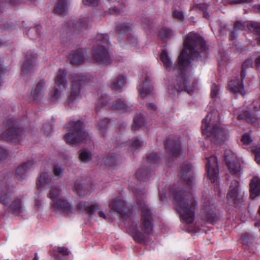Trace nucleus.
<instances>
[{
  "label": "nucleus",
  "mask_w": 260,
  "mask_h": 260,
  "mask_svg": "<svg viewBox=\"0 0 260 260\" xmlns=\"http://www.w3.org/2000/svg\"><path fill=\"white\" fill-rule=\"evenodd\" d=\"M111 108L121 112L128 111L130 109V107L126 105L121 99L115 101L111 106Z\"/></svg>",
  "instance_id": "bb28decb"
},
{
  "label": "nucleus",
  "mask_w": 260,
  "mask_h": 260,
  "mask_svg": "<svg viewBox=\"0 0 260 260\" xmlns=\"http://www.w3.org/2000/svg\"><path fill=\"white\" fill-rule=\"evenodd\" d=\"M196 6L201 8L204 11V17L208 19L209 15L207 12L205 11L208 8V5L205 4H196Z\"/></svg>",
  "instance_id": "c03bdc74"
},
{
  "label": "nucleus",
  "mask_w": 260,
  "mask_h": 260,
  "mask_svg": "<svg viewBox=\"0 0 260 260\" xmlns=\"http://www.w3.org/2000/svg\"><path fill=\"white\" fill-rule=\"evenodd\" d=\"M32 163L28 161L18 167L16 173L18 179L21 180L26 176L27 171L30 169Z\"/></svg>",
  "instance_id": "393cba45"
},
{
  "label": "nucleus",
  "mask_w": 260,
  "mask_h": 260,
  "mask_svg": "<svg viewBox=\"0 0 260 260\" xmlns=\"http://www.w3.org/2000/svg\"><path fill=\"white\" fill-rule=\"evenodd\" d=\"M93 57L96 62L103 65L110 64L111 61L107 48L101 44L93 50Z\"/></svg>",
  "instance_id": "9d476101"
},
{
  "label": "nucleus",
  "mask_w": 260,
  "mask_h": 260,
  "mask_svg": "<svg viewBox=\"0 0 260 260\" xmlns=\"http://www.w3.org/2000/svg\"><path fill=\"white\" fill-rule=\"evenodd\" d=\"M240 80L238 78L232 80L229 84V88L234 93H240L244 95L245 92L244 89L243 79Z\"/></svg>",
  "instance_id": "6ab92c4d"
},
{
  "label": "nucleus",
  "mask_w": 260,
  "mask_h": 260,
  "mask_svg": "<svg viewBox=\"0 0 260 260\" xmlns=\"http://www.w3.org/2000/svg\"><path fill=\"white\" fill-rule=\"evenodd\" d=\"M212 115L209 113L203 119L201 126L202 133L214 143H220L228 138V131L223 127L213 125Z\"/></svg>",
  "instance_id": "20e7f679"
},
{
  "label": "nucleus",
  "mask_w": 260,
  "mask_h": 260,
  "mask_svg": "<svg viewBox=\"0 0 260 260\" xmlns=\"http://www.w3.org/2000/svg\"><path fill=\"white\" fill-rule=\"evenodd\" d=\"M252 150L255 153V161L258 164L260 165V149H257L256 148H255Z\"/></svg>",
  "instance_id": "8fccbe9b"
},
{
  "label": "nucleus",
  "mask_w": 260,
  "mask_h": 260,
  "mask_svg": "<svg viewBox=\"0 0 260 260\" xmlns=\"http://www.w3.org/2000/svg\"><path fill=\"white\" fill-rule=\"evenodd\" d=\"M125 83V76L124 75H120L111 81L110 85L115 90L121 91L122 87L124 85Z\"/></svg>",
  "instance_id": "b1692460"
},
{
  "label": "nucleus",
  "mask_w": 260,
  "mask_h": 260,
  "mask_svg": "<svg viewBox=\"0 0 260 260\" xmlns=\"http://www.w3.org/2000/svg\"><path fill=\"white\" fill-rule=\"evenodd\" d=\"M149 109H153L154 110V111L156 110V106L153 104V103H151L149 105V106H148V108Z\"/></svg>",
  "instance_id": "680f3d73"
},
{
  "label": "nucleus",
  "mask_w": 260,
  "mask_h": 260,
  "mask_svg": "<svg viewBox=\"0 0 260 260\" xmlns=\"http://www.w3.org/2000/svg\"><path fill=\"white\" fill-rule=\"evenodd\" d=\"M76 26L78 28H88L89 26V23L88 20L86 18H83L80 20V22H78L76 24Z\"/></svg>",
  "instance_id": "58836bf2"
},
{
  "label": "nucleus",
  "mask_w": 260,
  "mask_h": 260,
  "mask_svg": "<svg viewBox=\"0 0 260 260\" xmlns=\"http://www.w3.org/2000/svg\"><path fill=\"white\" fill-rule=\"evenodd\" d=\"M99 37L102 39V43H106L109 41V37L107 35H102Z\"/></svg>",
  "instance_id": "4d7b16f0"
},
{
  "label": "nucleus",
  "mask_w": 260,
  "mask_h": 260,
  "mask_svg": "<svg viewBox=\"0 0 260 260\" xmlns=\"http://www.w3.org/2000/svg\"><path fill=\"white\" fill-rule=\"evenodd\" d=\"M99 0H83L84 5L87 6H91L98 4Z\"/></svg>",
  "instance_id": "864d4df0"
},
{
  "label": "nucleus",
  "mask_w": 260,
  "mask_h": 260,
  "mask_svg": "<svg viewBox=\"0 0 260 260\" xmlns=\"http://www.w3.org/2000/svg\"><path fill=\"white\" fill-rule=\"evenodd\" d=\"M32 260H39L37 253L35 254V256L34 257Z\"/></svg>",
  "instance_id": "774afa93"
},
{
  "label": "nucleus",
  "mask_w": 260,
  "mask_h": 260,
  "mask_svg": "<svg viewBox=\"0 0 260 260\" xmlns=\"http://www.w3.org/2000/svg\"><path fill=\"white\" fill-rule=\"evenodd\" d=\"M245 28V25L244 23L241 21H237L235 23V26H234V31L233 33V35H234L235 33V31L238 30H243Z\"/></svg>",
  "instance_id": "79ce46f5"
},
{
  "label": "nucleus",
  "mask_w": 260,
  "mask_h": 260,
  "mask_svg": "<svg viewBox=\"0 0 260 260\" xmlns=\"http://www.w3.org/2000/svg\"><path fill=\"white\" fill-rule=\"evenodd\" d=\"M143 78L145 79V81H143L142 85H139V86L140 94L142 98H144L146 96V95L149 94L152 90V87L149 83V76H146Z\"/></svg>",
  "instance_id": "5701e85b"
},
{
  "label": "nucleus",
  "mask_w": 260,
  "mask_h": 260,
  "mask_svg": "<svg viewBox=\"0 0 260 260\" xmlns=\"http://www.w3.org/2000/svg\"><path fill=\"white\" fill-rule=\"evenodd\" d=\"M203 218L207 222L213 223L216 220V215L212 212H210L204 215Z\"/></svg>",
  "instance_id": "f704fd0d"
},
{
  "label": "nucleus",
  "mask_w": 260,
  "mask_h": 260,
  "mask_svg": "<svg viewBox=\"0 0 260 260\" xmlns=\"http://www.w3.org/2000/svg\"><path fill=\"white\" fill-rule=\"evenodd\" d=\"M137 197L138 204L141 209V219L138 225L131 226L128 230L135 241L142 242L145 240V235L149 234L152 230L151 220V213L145 204V194L144 193L137 194Z\"/></svg>",
  "instance_id": "f03ea898"
},
{
  "label": "nucleus",
  "mask_w": 260,
  "mask_h": 260,
  "mask_svg": "<svg viewBox=\"0 0 260 260\" xmlns=\"http://www.w3.org/2000/svg\"><path fill=\"white\" fill-rule=\"evenodd\" d=\"M48 196L52 201V207L55 210L61 212L66 215L72 213V206L66 199L61 196V191L58 186L52 187Z\"/></svg>",
  "instance_id": "423d86ee"
},
{
  "label": "nucleus",
  "mask_w": 260,
  "mask_h": 260,
  "mask_svg": "<svg viewBox=\"0 0 260 260\" xmlns=\"http://www.w3.org/2000/svg\"><path fill=\"white\" fill-rule=\"evenodd\" d=\"M36 59V55H32L31 52H28L26 55V59L23 66V72L24 74H27L32 71L35 66V60Z\"/></svg>",
  "instance_id": "4be33fe9"
},
{
  "label": "nucleus",
  "mask_w": 260,
  "mask_h": 260,
  "mask_svg": "<svg viewBox=\"0 0 260 260\" xmlns=\"http://www.w3.org/2000/svg\"><path fill=\"white\" fill-rule=\"evenodd\" d=\"M111 159L112 158H111L107 159L106 160V162L107 164H109V165H112L113 162H112V160H111Z\"/></svg>",
  "instance_id": "69168bd1"
},
{
  "label": "nucleus",
  "mask_w": 260,
  "mask_h": 260,
  "mask_svg": "<svg viewBox=\"0 0 260 260\" xmlns=\"http://www.w3.org/2000/svg\"><path fill=\"white\" fill-rule=\"evenodd\" d=\"M46 89L45 82L44 80H40L33 87L31 92V96L34 100L41 99L44 95Z\"/></svg>",
  "instance_id": "f3484780"
},
{
  "label": "nucleus",
  "mask_w": 260,
  "mask_h": 260,
  "mask_svg": "<svg viewBox=\"0 0 260 260\" xmlns=\"http://www.w3.org/2000/svg\"><path fill=\"white\" fill-rule=\"evenodd\" d=\"M63 172V170L60 166L56 165L54 167L53 173L54 175L60 177L62 175Z\"/></svg>",
  "instance_id": "a19ab883"
},
{
  "label": "nucleus",
  "mask_w": 260,
  "mask_h": 260,
  "mask_svg": "<svg viewBox=\"0 0 260 260\" xmlns=\"http://www.w3.org/2000/svg\"><path fill=\"white\" fill-rule=\"evenodd\" d=\"M173 35V31L168 28H164L162 29L159 32V36L162 39L169 38Z\"/></svg>",
  "instance_id": "e433bc0d"
},
{
  "label": "nucleus",
  "mask_w": 260,
  "mask_h": 260,
  "mask_svg": "<svg viewBox=\"0 0 260 260\" xmlns=\"http://www.w3.org/2000/svg\"><path fill=\"white\" fill-rule=\"evenodd\" d=\"M57 252L62 254L63 255H68L70 251H68V249L64 247H58L57 249Z\"/></svg>",
  "instance_id": "3c124183"
},
{
  "label": "nucleus",
  "mask_w": 260,
  "mask_h": 260,
  "mask_svg": "<svg viewBox=\"0 0 260 260\" xmlns=\"http://www.w3.org/2000/svg\"><path fill=\"white\" fill-rule=\"evenodd\" d=\"M172 196L173 203L181 215L182 222L187 224L192 223L197 205L194 198L182 191L173 193Z\"/></svg>",
  "instance_id": "7ed1b4c3"
},
{
  "label": "nucleus",
  "mask_w": 260,
  "mask_h": 260,
  "mask_svg": "<svg viewBox=\"0 0 260 260\" xmlns=\"http://www.w3.org/2000/svg\"><path fill=\"white\" fill-rule=\"evenodd\" d=\"M107 97L105 98V97L103 96L102 99L99 100V103H100L102 106H106L107 105Z\"/></svg>",
  "instance_id": "bf43d9fd"
},
{
  "label": "nucleus",
  "mask_w": 260,
  "mask_h": 260,
  "mask_svg": "<svg viewBox=\"0 0 260 260\" xmlns=\"http://www.w3.org/2000/svg\"><path fill=\"white\" fill-rule=\"evenodd\" d=\"M75 188L77 193L80 196H84L87 194V193H85L86 188L81 185L78 182L75 184Z\"/></svg>",
  "instance_id": "4c0bfd02"
},
{
  "label": "nucleus",
  "mask_w": 260,
  "mask_h": 260,
  "mask_svg": "<svg viewBox=\"0 0 260 260\" xmlns=\"http://www.w3.org/2000/svg\"><path fill=\"white\" fill-rule=\"evenodd\" d=\"M84 124L81 120H74L69 123L68 130L66 134L64 139L66 143L75 144L89 139V136L83 129Z\"/></svg>",
  "instance_id": "39448f33"
},
{
  "label": "nucleus",
  "mask_w": 260,
  "mask_h": 260,
  "mask_svg": "<svg viewBox=\"0 0 260 260\" xmlns=\"http://www.w3.org/2000/svg\"><path fill=\"white\" fill-rule=\"evenodd\" d=\"M166 149L168 152L171 153L172 156L173 158L177 157L181 152L180 149L179 147H173L170 149L168 145H167L166 146Z\"/></svg>",
  "instance_id": "c9c22d12"
},
{
  "label": "nucleus",
  "mask_w": 260,
  "mask_h": 260,
  "mask_svg": "<svg viewBox=\"0 0 260 260\" xmlns=\"http://www.w3.org/2000/svg\"><path fill=\"white\" fill-rule=\"evenodd\" d=\"M7 154V150L3 147H0V160L5 158Z\"/></svg>",
  "instance_id": "603ef678"
},
{
  "label": "nucleus",
  "mask_w": 260,
  "mask_h": 260,
  "mask_svg": "<svg viewBox=\"0 0 260 260\" xmlns=\"http://www.w3.org/2000/svg\"><path fill=\"white\" fill-rule=\"evenodd\" d=\"M51 180V176L49 172H42L40 174L37 181V185L38 188H41L44 185L49 183Z\"/></svg>",
  "instance_id": "a878e982"
},
{
  "label": "nucleus",
  "mask_w": 260,
  "mask_h": 260,
  "mask_svg": "<svg viewBox=\"0 0 260 260\" xmlns=\"http://www.w3.org/2000/svg\"><path fill=\"white\" fill-rule=\"evenodd\" d=\"M79 158L83 162H87L91 159V154L87 149L81 150L79 152Z\"/></svg>",
  "instance_id": "72a5a7b5"
},
{
  "label": "nucleus",
  "mask_w": 260,
  "mask_h": 260,
  "mask_svg": "<svg viewBox=\"0 0 260 260\" xmlns=\"http://www.w3.org/2000/svg\"><path fill=\"white\" fill-rule=\"evenodd\" d=\"M247 27L249 31L257 35L256 39L258 43L260 44V23H250Z\"/></svg>",
  "instance_id": "cd10ccee"
},
{
  "label": "nucleus",
  "mask_w": 260,
  "mask_h": 260,
  "mask_svg": "<svg viewBox=\"0 0 260 260\" xmlns=\"http://www.w3.org/2000/svg\"><path fill=\"white\" fill-rule=\"evenodd\" d=\"M219 88L217 85L213 84L211 86V95L212 98H215L218 94Z\"/></svg>",
  "instance_id": "37998d69"
},
{
  "label": "nucleus",
  "mask_w": 260,
  "mask_h": 260,
  "mask_svg": "<svg viewBox=\"0 0 260 260\" xmlns=\"http://www.w3.org/2000/svg\"><path fill=\"white\" fill-rule=\"evenodd\" d=\"M67 6L68 0H58L55 9L56 13L59 15H64L67 9Z\"/></svg>",
  "instance_id": "c85d7f7f"
},
{
  "label": "nucleus",
  "mask_w": 260,
  "mask_h": 260,
  "mask_svg": "<svg viewBox=\"0 0 260 260\" xmlns=\"http://www.w3.org/2000/svg\"><path fill=\"white\" fill-rule=\"evenodd\" d=\"M71 62L74 64H79L85 62L87 60V52L83 49H78L73 51L69 55Z\"/></svg>",
  "instance_id": "2eb2a0df"
},
{
  "label": "nucleus",
  "mask_w": 260,
  "mask_h": 260,
  "mask_svg": "<svg viewBox=\"0 0 260 260\" xmlns=\"http://www.w3.org/2000/svg\"><path fill=\"white\" fill-rule=\"evenodd\" d=\"M207 173L209 179L215 183L218 179V169L217 158L216 156L213 155L207 158Z\"/></svg>",
  "instance_id": "f8f14e48"
},
{
  "label": "nucleus",
  "mask_w": 260,
  "mask_h": 260,
  "mask_svg": "<svg viewBox=\"0 0 260 260\" xmlns=\"http://www.w3.org/2000/svg\"><path fill=\"white\" fill-rule=\"evenodd\" d=\"M184 48L181 52L178 58L177 66L173 64L167 51L163 50L160 54V59L164 66L168 72H175L179 74L178 83L175 87L177 91L185 90L189 94H192L193 89H189L186 77L187 72L190 62L195 58L199 59L201 53L206 56L207 47L203 38L197 34H188L184 42Z\"/></svg>",
  "instance_id": "f257e3e1"
},
{
  "label": "nucleus",
  "mask_w": 260,
  "mask_h": 260,
  "mask_svg": "<svg viewBox=\"0 0 260 260\" xmlns=\"http://www.w3.org/2000/svg\"><path fill=\"white\" fill-rule=\"evenodd\" d=\"M77 207L79 210L86 212L90 216L92 215L99 209V205L95 202L81 201L77 204Z\"/></svg>",
  "instance_id": "dca6fc26"
},
{
  "label": "nucleus",
  "mask_w": 260,
  "mask_h": 260,
  "mask_svg": "<svg viewBox=\"0 0 260 260\" xmlns=\"http://www.w3.org/2000/svg\"><path fill=\"white\" fill-rule=\"evenodd\" d=\"M131 28L129 23L123 24L117 27V29L119 31L120 34H124L129 40V37L132 35Z\"/></svg>",
  "instance_id": "2f4dec72"
},
{
  "label": "nucleus",
  "mask_w": 260,
  "mask_h": 260,
  "mask_svg": "<svg viewBox=\"0 0 260 260\" xmlns=\"http://www.w3.org/2000/svg\"><path fill=\"white\" fill-rule=\"evenodd\" d=\"M250 186L251 198L254 199L260 196V179L258 177L255 176L252 178Z\"/></svg>",
  "instance_id": "412c9836"
},
{
  "label": "nucleus",
  "mask_w": 260,
  "mask_h": 260,
  "mask_svg": "<svg viewBox=\"0 0 260 260\" xmlns=\"http://www.w3.org/2000/svg\"><path fill=\"white\" fill-rule=\"evenodd\" d=\"M86 79V77L82 75H77L73 77L72 87L69 96V103L70 104L74 101L79 99L80 98V81Z\"/></svg>",
  "instance_id": "ddd939ff"
},
{
  "label": "nucleus",
  "mask_w": 260,
  "mask_h": 260,
  "mask_svg": "<svg viewBox=\"0 0 260 260\" xmlns=\"http://www.w3.org/2000/svg\"><path fill=\"white\" fill-rule=\"evenodd\" d=\"M30 1H32V0H30ZM10 3L12 5H16L19 3L18 0H10Z\"/></svg>",
  "instance_id": "0e129e2a"
},
{
  "label": "nucleus",
  "mask_w": 260,
  "mask_h": 260,
  "mask_svg": "<svg viewBox=\"0 0 260 260\" xmlns=\"http://www.w3.org/2000/svg\"><path fill=\"white\" fill-rule=\"evenodd\" d=\"M241 141L244 145H249L252 142V139L249 135L245 134L243 135Z\"/></svg>",
  "instance_id": "ea45409f"
},
{
  "label": "nucleus",
  "mask_w": 260,
  "mask_h": 260,
  "mask_svg": "<svg viewBox=\"0 0 260 260\" xmlns=\"http://www.w3.org/2000/svg\"><path fill=\"white\" fill-rule=\"evenodd\" d=\"M6 6V2L4 0H0V8Z\"/></svg>",
  "instance_id": "338daca9"
},
{
  "label": "nucleus",
  "mask_w": 260,
  "mask_h": 260,
  "mask_svg": "<svg viewBox=\"0 0 260 260\" xmlns=\"http://www.w3.org/2000/svg\"><path fill=\"white\" fill-rule=\"evenodd\" d=\"M125 206L124 202L120 198H116L109 203V207L111 210L117 212L122 215H124L123 213Z\"/></svg>",
  "instance_id": "aec40b11"
},
{
  "label": "nucleus",
  "mask_w": 260,
  "mask_h": 260,
  "mask_svg": "<svg viewBox=\"0 0 260 260\" xmlns=\"http://www.w3.org/2000/svg\"><path fill=\"white\" fill-rule=\"evenodd\" d=\"M143 145V142L141 141L139 139H136L132 143L131 145V148L132 149H135L138 148L142 146Z\"/></svg>",
  "instance_id": "a18cd8bd"
},
{
  "label": "nucleus",
  "mask_w": 260,
  "mask_h": 260,
  "mask_svg": "<svg viewBox=\"0 0 260 260\" xmlns=\"http://www.w3.org/2000/svg\"><path fill=\"white\" fill-rule=\"evenodd\" d=\"M227 2L232 4H240L244 2H250L252 0H226Z\"/></svg>",
  "instance_id": "5fc2aeb1"
},
{
  "label": "nucleus",
  "mask_w": 260,
  "mask_h": 260,
  "mask_svg": "<svg viewBox=\"0 0 260 260\" xmlns=\"http://www.w3.org/2000/svg\"><path fill=\"white\" fill-rule=\"evenodd\" d=\"M99 215L101 217H102L105 219H107V215L103 211H100L99 212Z\"/></svg>",
  "instance_id": "052dcab7"
},
{
  "label": "nucleus",
  "mask_w": 260,
  "mask_h": 260,
  "mask_svg": "<svg viewBox=\"0 0 260 260\" xmlns=\"http://www.w3.org/2000/svg\"><path fill=\"white\" fill-rule=\"evenodd\" d=\"M173 16L174 18L178 19L179 20H182L184 18L183 13L178 10H175L173 13Z\"/></svg>",
  "instance_id": "49530a36"
},
{
  "label": "nucleus",
  "mask_w": 260,
  "mask_h": 260,
  "mask_svg": "<svg viewBox=\"0 0 260 260\" xmlns=\"http://www.w3.org/2000/svg\"><path fill=\"white\" fill-rule=\"evenodd\" d=\"M253 66V60L251 58H248L246 60L243 65L242 68V72L241 77L242 79H244L246 77V70Z\"/></svg>",
  "instance_id": "473e14b6"
},
{
  "label": "nucleus",
  "mask_w": 260,
  "mask_h": 260,
  "mask_svg": "<svg viewBox=\"0 0 260 260\" xmlns=\"http://www.w3.org/2000/svg\"><path fill=\"white\" fill-rule=\"evenodd\" d=\"M9 199V196L7 193H3V195L0 196V202L4 205H7L8 200Z\"/></svg>",
  "instance_id": "de8ad7c7"
},
{
  "label": "nucleus",
  "mask_w": 260,
  "mask_h": 260,
  "mask_svg": "<svg viewBox=\"0 0 260 260\" xmlns=\"http://www.w3.org/2000/svg\"><path fill=\"white\" fill-rule=\"evenodd\" d=\"M157 155L155 154H150L147 157L149 163H155L157 161Z\"/></svg>",
  "instance_id": "09e8293b"
},
{
  "label": "nucleus",
  "mask_w": 260,
  "mask_h": 260,
  "mask_svg": "<svg viewBox=\"0 0 260 260\" xmlns=\"http://www.w3.org/2000/svg\"><path fill=\"white\" fill-rule=\"evenodd\" d=\"M182 178L188 186L192 183L194 178L191 168L188 164H183L181 166Z\"/></svg>",
  "instance_id": "a211bd4d"
},
{
  "label": "nucleus",
  "mask_w": 260,
  "mask_h": 260,
  "mask_svg": "<svg viewBox=\"0 0 260 260\" xmlns=\"http://www.w3.org/2000/svg\"><path fill=\"white\" fill-rule=\"evenodd\" d=\"M24 135L22 128L18 127L15 122L11 123V126L8 127L7 132L3 133L2 137L6 141L19 142Z\"/></svg>",
  "instance_id": "6e6552de"
},
{
  "label": "nucleus",
  "mask_w": 260,
  "mask_h": 260,
  "mask_svg": "<svg viewBox=\"0 0 260 260\" xmlns=\"http://www.w3.org/2000/svg\"><path fill=\"white\" fill-rule=\"evenodd\" d=\"M224 157L231 173L236 175H240L241 166L235 154L231 150H226Z\"/></svg>",
  "instance_id": "9b49d317"
},
{
  "label": "nucleus",
  "mask_w": 260,
  "mask_h": 260,
  "mask_svg": "<svg viewBox=\"0 0 260 260\" xmlns=\"http://www.w3.org/2000/svg\"><path fill=\"white\" fill-rule=\"evenodd\" d=\"M255 63L257 68L260 67V56L257 55L255 56Z\"/></svg>",
  "instance_id": "13d9d810"
},
{
  "label": "nucleus",
  "mask_w": 260,
  "mask_h": 260,
  "mask_svg": "<svg viewBox=\"0 0 260 260\" xmlns=\"http://www.w3.org/2000/svg\"><path fill=\"white\" fill-rule=\"evenodd\" d=\"M67 81L66 78V73L63 70H59L57 73L55 78V86L54 90L49 94L51 101H56L61 98L66 90Z\"/></svg>",
  "instance_id": "0eeeda50"
},
{
  "label": "nucleus",
  "mask_w": 260,
  "mask_h": 260,
  "mask_svg": "<svg viewBox=\"0 0 260 260\" xmlns=\"http://www.w3.org/2000/svg\"><path fill=\"white\" fill-rule=\"evenodd\" d=\"M10 209L15 214L20 213L22 210L20 199H17L13 201L10 206Z\"/></svg>",
  "instance_id": "c756f323"
},
{
  "label": "nucleus",
  "mask_w": 260,
  "mask_h": 260,
  "mask_svg": "<svg viewBox=\"0 0 260 260\" xmlns=\"http://www.w3.org/2000/svg\"><path fill=\"white\" fill-rule=\"evenodd\" d=\"M146 119L143 115H140L134 118V124L132 126L133 129H136L139 127H142L145 125Z\"/></svg>",
  "instance_id": "7c9ffc66"
},
{
  "label": "nucleus",
  "mask_w": 260,
  "mask_h": 260,
  "mask_svg": "<svg viewBox=\"0 0 260 260\" xmlns=\"http://www.w3.org/2000/svg\"><path fill=\"white\" fill-rule=\"evenodd\" d=\"M159 199L160 200L164 201L166 199V194H164V193L160 194V193H159Z\"/></svg>",
  "instance_id": "e2e57ef3"
},
{
  "label": "nucleus",
  "mask_w": 260,
  "mask_h": 260,
  "mask_svg": "<svg viewBox=\"0 0 260 260\" xmlns=\"http://www.w3.org/2000/svg\"><path fill=\"white\" fill-rule=\"evenodd\" d=\"M253 105V109L250 111L246 110L244 111L243 113L239 114L236 113L235 114L237 115L239 119L245 120L248 122H250L254 125H257L260 124V121L254 114V113L260 110V98L258 100L254 101Z\"/></svg>",
  "instance_id": "1a4fd4ad"
},
{
  "label": "nucleus",
  "mask_w": 260,
  "mask_h": 260,
  "mask_svg": "<svg viewBox=\"0 0 260 260\" xmlns=\"http://www.w3.org/2000/svg\"><path fill=\"white\" fill-rule=\"evenodd\" d=\"M238 184V181L235 180L230 185V189L227 194V199L231 203L236 204L240 199Z\"/></svg>",
  "instance_id": "4468645a"
},
{
  "label": "nucleus",
  "mask_w": 260,
  "mask_h": 260,
  "mask_svg": "<svg viewBox=\"0 0 260 260\" xmlns=\"http://www.w3.org/2000/svg\"><path fill=\"white\" fill-rule=\"evenodd\" d=\"M146 174V171L145 170H140L137 173V177L139 179H141Z\"/></svg>",
  "instance_id": "6e6d98bb"
}]
</instances>
